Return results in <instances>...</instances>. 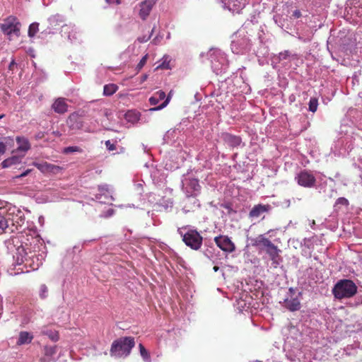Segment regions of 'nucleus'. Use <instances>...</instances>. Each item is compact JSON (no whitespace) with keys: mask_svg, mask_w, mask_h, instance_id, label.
Here are the masks:
<instances>
[{"mask_svg":"<svg viewBox=\"0 0 362 362\" xmlns=\"http://www.w3.org/2000/svg\"><path fill=\"white\" fill-rule=\"evenodd\" d=\"M196 197L197 195H186L185 199L182 201V211L185 214L194 211L200 206L199 202Z\"/></svg>","mask_w":362,"mask_h":362,"instance_id":"nucleus-17","label":"nucleus"},{"mask_svg":"<svg viewBox=\"0 0 362 362\" xmlns=\"http://www.w3.org/2000/svg\"><path fill=\"white\" fill-rule=\"evenodd\" d=\"M296 288L290 287L286 295V297L283 299L282 301L279 302V303L281 304L284 308L291 312H296L301 308L300 300L302 297V293L298 292V294H296Z\"/></svg>","mask_w":362,"mask_h":362,"instance_id":"nucleus-8","label":"nucleus"},{"mask_svg":"<svg viewBox=\"0 0 362 362\" xmlns=\"http://www.w3.org/2000/svg\"><path fill=\"white\" fill-rule=\"evenodd\" d=\"M15 64L14 60H13V61L11 62L10 65H9V68L11 69V66H13V64Z\"/></svg>","mask_w":362,"mask_h":362,"instance_id":"nucleus-55","label":"nucleus"},{"mask_svg":"<svg viewBox=\"0 0 362 362\" xmlns=\"http://www.w3.org/2000/svg\"><path fill=\"white\" fill-rule=\"evenodd\" d=\"M231 50L233 53L244 54L250 49V40L244 30H239L232 36Z\"/></svg>","mask_w":362,"mask_h":362,"instance_id":"nucleus-6","label":"nucleus"},{"mask_svg":"<svg viewBox=\"0 0 362 362\" xmlns=\"http://www.w3.org/2000/svg\"><path fill=\"white\" fill-rule=\"evenodd\" d=\"M274 244L264 235H259L258 237L252 240V245L258 247L260 250H267L271 247Z\"/></svg>","mask_w":362,"mask_h":362,"instance_id":"nucleus-20","label":"nucleus"},{"mask_svg":"<svg viewBox=\"0 0 362 362\" xmlns=\"http://www.w3.org/2000/svg\"><path fill=\"white\" fill-rule=\"evenodd\" d=\"M41 247H42L43 249L45 247L42 244H41Z\"/></svg>","mask_w":362,"mask_h":362,"instance_id":"nucleus-61","label":"nucleus"},{"mask_svg":"<svg viewBox=\"0 0 362 362\" xmlns=\"http://www.w3.org/2000/svg\"><path fill=\"white\" fill-rule=\"evenodd\" d=\"M31 170L30 169H28L26 170L25 171H24L23 173H22L21 175H19L18 176H17V177H25L26 175H28L30 173Z\"/></svg>","mask_w":362,"mask_h":362,"instance_id":"nucleus-49","label":"nucleus"},{"mask_svg":"<svg viewBox=\"0 0 362 362\" xmlns=\"http://www.w3.org/2000/svg\"><path fill=\"white\" fill-rule=\"evenodd\" d=\"M332 291L337 299L350 298L356 293L357 286L350 279H341L335 284Z\"/></svg>","mask_w":362,"mask_h":362,"instance_id":"nucleus-3","label":"nucleus"},{"mask_svg":"<svg viewBox=\"0 0 362 362\" xmlns=\"http://www.w3.org/2000/svg\"><path fill=\"white\" fill-rule=\"evenodd\" d=\"M52 109L59 114H63L68 110V105L64 98H58L52 104Z\"/></svg>","mask_w":362,"mask_h":362,"instance_id":"nucleus-27","label":"nucleus"},{"mask_svg":"<svg viewBox=\"0 0 362 362\" xmlns=\"http://www.w3.org/2000/svg\"><path fill=\"white\" fill-rule=\"evenodd\" d=\"M165 93L163 90H158L150 98L149 103L151 105H156L160 100H163L165 98Z\"/></svg>","mask_w":362,"mask_h":362,"instance_id":"nucleus-32","label":"nucleus"},{"mask_svg":"<svg viewBox=\"0 0 362 362\" xmlns=\"http://www.w3.org/2000/svg\"><path fill=\"white\" fill-rule=\"evenodd\" d=\"M291 57V52L288 50H285L279 53L278 54H275L272 58L273 63H281L284 61L288 60Z\"/></svg>","mask_w":362,"mask_h":362,"instance_id":"nucleus-33","label":"nucleus"},{"mask_svg":"<svg viewBox=\"0 0 362 362\" xmlns=\"http://www.w3.org/2000/svg\"><path fill=\"white\" fill-rule=\"evenodd\" d=\"M67 124L71 130L78 131L83 130L85 127V122L82 121L76 112L71 114L67 119Z\"/></svg>","mask_w":362,"mask_h":362,"instance_id":"nucleus-16","label":"nucleus"},{"mask_svg":"<svg viewBox=\"0 0 362 362\" xmlns=\"http://www.w3.org/2000/svg\"><path fill=\"white\" fill-rule=\"evenodd\" d=\"M170 93H171V92L168 94V95L167 97L165 96V100L163 101V103H161L160 105H158L157 107L150 108L149 110L151 112L158 111V110H160L163 109L164 107H165L168 105V104L170 103V97H171Z\"/></svg>","mask_w":362,"mask_h":362,"instance_id":"nucleus-37","label":"nucleus"},{"mask_svg":"<svg viewBox=\"0 0 362 362\" xmlns=\"http://www.w3.org/2000/svg\"><path fill=\"white\" fill-rule=\"evenodd\" d=\"M48 294V288L45 284H42L40 287L39 295L40 297L42 299H45L47 297Z\"/></svg>","mask_w":362,"mask_h":362,"instance_id":"nucleus-41","label":"nucleus"},{"mask_svg":"<svg viewBox=\"0 0 362 362\" xmlns=\"http://www.w3.org/2000/svg\"><path fill=\"white\" fill-rule=\"evenodd\" d=\"M6 219L8 220V233H13L15 230L22 229L25 226V216L23 212L18 209H10L6 214Z\"/></svg>","mask_w":362,"mask_h":362,"instance_id":"nucleus-7","label":"nucleus"},{"mask_svg":"<svg viewBox=\"0 0 362 362\" xmlns=\"http://www.w3.org/2000/svg\"><path fill=\"white\" fill-rule=\"evenodd\" d=\"M48 21L49 24L48 27V29L49 30L48 33L53 34L54 32L52 31V30L56 29L57 26H59L62 23H64V19L62 16L56 14L49 18Z\"/></svg>","mask_w":362,"mask_h":362,"instance_id":"nucleus-25","label":"nucleus"},{"mask_svg":"<svg viewBox=\"0 0 362 362\" xmlns=\"http://www.w3.org/2000/svg\"><path fill=\"white\" fill-rule=\"evenodd\" d=\"M45 257V254L43 251L40 253L39 250L37 254L35 249L32 251L31 248H29L22 264L24 263L26 267H30L33 270H37L42 264Z\"/></svg>","mask_w":362,"mask_h":362,"instance_id":"nucleus-9","label":"nucleus"},{"mask_svg":"<svg viewBox=\"0 0 362 362\" xmlns=\"http://www.w3.org/2000/svg\"><path fill=\"white\" fill-rule=\"evenodd\" d=\"M33 242H40V240L37 238H33Z\"/></svg>","mask_w":362,"mask_h":362,"instance_id":"nucleus-57","label":"nucleus"},{"mask_svg":"<svg viewBox=\"0 0 362 362\" xmlns=\"http://www.w3.org/2000/svg\"><path fill=\"white\" fill-rule=\"evenodd\" d=\"M153 30H154V28L152 29L151 33V34H150V35H149V36H148V37H139V38L138 39V40H139L140 42H147V41L151 38V35H152V33H153Z\"/></svg>","mask_w":362,"mask_h":362,"instance_id":"nucleus-45","label":"nucleus"},{"mask_svg":"<svg viewBox=\"0 0 362 362\" xmlns=\"http://www.w3.org/2000/svg\"><path fill=\"white\" fill-rule=\"evenodd\" d=\"M335 204L336 205L341 204V205L347 206L349 204V201H348V199H346L344 197H339L337 199Z\"/></svg>","mask_w":362,"mask_h":362,"instance_id":"nucleus-43","label":"nucleus"},{"mask_svg":"<svg viewBox=\"0 0 362 362\" xmlns=\"http://www.w3.org/2000/svg\"><path fill=\"white\" fill-rule=\"evenodd\" d=\"M177 233L182 238V240L187 246L195 250L201 247L202 237L197 230L185 227L178 228Z\"/></svg>","mask_w":362,"mask_h":362,"instance_id":"nucleus-5","label":"nucleus"},{"mask_svg":"<svg viewBox=\"0 0 362 362\" xmlns=\"http://www.w3.org/2000/svg\"><path fill=\"white\" fill-rule=\"evenodd\" d=\"M42 136H43L42 133V132H40V133L36 136V137H37V139H40V138H42Z\"/></svg>","mask_w":362,"mask_h":362,"instance_id":"nucleus-53","label":"nucleus"},{"mask_svg":"<svg viewBox=\"0 0 362 362\" xmlns=\"http://www.w3.org/2000/svg\"><path fill=\"white\" fill-rule=\"evenodd\" d=\"M118 89V86L114 83L107 84L104 86L103 94L106 96L113 95Z\"/></svg>","mask_w":362,"mask_h":362,"instance_id":"nucleus-34","label":"nucleus"},{"mask_svg":"<svg viewBox=\"0 0 362 362\" xmlns=\"http://www.w3.org/2000/svg\"><path fill=\"white\" fill-rule=\"evenodd\" d=\"M221 138L223 141L230 147L238 146L242 142V139L240 136L227 132L223 133Z\"/></svg>","mask_w":362,"mask_h":362,"instance_id":"nucleus-23","label":"nucleus"},{"mask_svg":"<svg viewBox=\"0 0 362 362\" xmlns=\"http://www.w3.org/2000/svg\"><path fill=\"white\" fill-rule=\"evenodd\" d=\"M49 337L54 341H56L59 339V337L57 333H52V334H49Z\"/></svg>","mask_w":362,"mask_h":362,"instance_id":"nucleus-48","label":"nucleus"},{"mask_svg":"<svg viewBox=\"0 0 362 362\" xmlns=\"http://www.w3.org/2000/svg\"><path fill=\"white\" fill-rule=\"evenodd\" d=\"M308 105H309L308 109L310 112H316V110L317 109V106H318L317 99L315 98H311L310 99Z\"/></svg>","mask_w":362,"mask_h":362,"instance_id":"nucleus-40","label":"nucleus"},{"mask_svg":"<svg viewBox=\"0 0 362 362\" xmlns=\"http://www.w3.org/2000/svg\"><path fill=\"white\" fill-rule=\"evenodd\" d=\"M62 152L65 154H69L72 153H82L83 149L78 146H72L64 148Z\"/></svg>","mask_w":362,"mask_h":362,"instance_id":"nucleus-38","label":"nucleus"},{"mask_svg":"<svg viewBox=\"0 0 362 362\" xmlns=\"http://www.w3.org/2000/svg\"><path fill=\"white\" fill-rule=\"evenodd\" d=\"M214 242L221 250L226 252L230 253L235 250V244L226 235H218L215 237Z\"/></svg>","mask_w":362,"mask_h":362,"instance_id":"nucleus-13","label":"nucleus"},{"mask_svg":"<svg viewBox=\"0 0 362 362\" xmlns=\"http://www.w3.org/2000/svg\"><path fill=\"white\" fill-rule=\"evenodd\" d=\"M141 356L145 362H151L149 352L145 349L142 344L139 345Z\"/></svg>","mask_w":362,"mask_h":362,"instance_id":"nucleus-36","label":"nucleus"},{"mask_svg":"<svg viewBox=\"0 0 362 362\" xmlns=\"http://www.w3.org/2000/svg\"><path fill=\"white\" fill-rule=\"evenodd\" d=\"M266 252L269 256L273 267L276 268L282 262V258L280 256L281 250L275 245H273L271 247L266 250Z\"/></svg>","mask_w":362,"mask_h":362,"instance_id":"nucleus-19","label":"nucleus"},{"mask_svg":"<svg viewBox=\"0 0 362 362\" xmlns=\"http://www.w3.org/2000/svg\"><path fill=\"white\" fill-rule=\"evenodd\" d=\"M134 346L135 341L133 337H121L112 342L110 349V355L117 358H126L130 354Z\"/></svg>","mask_w":362,"mask_h":362,"instance_id":"nucleus-2","label":"nucleus"},{"mask_svg":"<svg viewBox=\"0 0 362 362\" xmlns=\"http://www.w3.org/2000/svg\"><path fill=\"white\" fill-rule=\"evenodd\" d=\"M223 6L232 12L239 13L248 4L247 0H221Z\"/></svg>","mask_w":362,"mask_h":362,"instance_id":"nucleus-15","label":"nucleus"},{"mask_svg":"<svg viewBox=\"0 0 362 362\" xmlns=\"http://www.w3.org/2000/svg\"><path fill=\"white\" fill-rule=\"evenodd\" d=\"M270 209L269 205H264V204H257L253 206V208L250 211L249 216L250 218H259L263 214L269 211Z\"/></svg>","mask_w":362,"mask_h":362,"instance_id":"nucleus-24","label":"nucleus"},{"mask_svg":"<svg viewBox=\"0 0 362 362\" xmlns=\"http://www.w3.org/2000/svg\"><path fill=\"white\" fill-rule=\"evenodd\" d=\"M106 2L108 4H119V0H106Z\"/></svg>","mask_w":362,"mask_h":362,"instance_id":"nucleus-51","label":"nucleus"},{"mask_svg":"<svg viewBox=\"0 0 362 362\" xmlns=\"http://www.w3.org/2000/svg\"><path fill=\"white\" fill-rule=\"evenodd\" d=\"M156 0H145L139 4V15L142 20H146L149 16Z\"/></svg>","mask_w":362,"mask_h":362,"instance_id":"nucleus-18","label":"nucleus"},{"mask_svg":"<svg viewBox=\"0 0 362 362\" xmlns=\"http://www.w3.org/2000/svg\"><path fill=\"white\" fill-rule=\"evenodd\" d=\"M112 213H113V211H112V210H109V211H108V214H109V216H111V215L112 214Z\"/></svg>","mask_w":362,"mask_h":362,"instance_id":"nucleus-58","label":"nucleus"},{"mask_svg":"<svg viewBox=\"0 0 362 362\" xmlns=\"http://www.w3.org/2000/svg\"><path fill=\"white\" fill-rule=\"evenodd\" d=\"M24 156V154L21 156H13L7 159L4 160L1 163V165L4 168H8L12 166L13 165H16L20 163L21 162V159Z\"/></svg>","mask_w":362,"mask_h":362,"instance_id":"nucleus-31","label":"nucleus"},{"mask_svg":"<svg viewBox=\"0 0 362 362\" xmlns=\"http://www.w3.org/2000/svg\"><path fill=\"white\" fill-rule=\"evenodd\" d=\"M98 191L100 192V193L96 194V196H95L97 199H101L102 197L104 196V197L105 199L104 202L114 200V198L112 195V191L110 189L109 185H103L98 186ZM100 202H103V201H100Z\"/></svg>","mask_w":362,"mask_h":362,"instance_id":"nucleus-21","label":"nucleus"},{"mask_svg":"<svg viewBox=\"0 0 362 362\" xmlns=\"http://www.w3.org/2000/svg\"><path fill=\"white\" fill-rule=\"evenodd\" d=\"M49 352H50V354H52V353H54V349H52H52H51L49 350Z\"/></svg>","mask_w":362,"mask_h":362,"instance_id":"nucleus-59","label":"nucleus"},{"mask_svg":"<svg viewBox=\"0 0 362 362\" xmlns=\"http://www.w3.org/2000/svg\"><path fill=\"white\" fill-rule=\"evenodd\" d=\"M6 151V145L3 142H0V156Z\"/></svg>","mask_w":362,"mask_h":362,"instance_id":"nucleus-47","label":"nucleus"},{"mask_svg":"<svg viewBox=\"0 0 362 362\" xmlns=\"http://www.w3.org/2000/svg\"><path fill=\"white\" fill-rule=\"evenodd\" d=\"M293 16L295 18H299L300 16H301V13H300V11H298V10H296L294 12H293Z\"/></svg>","mask_w":362,"mask_h":362,"instance_id":"nucleus-50","label":"nucleus"},{"mask_svg":"<svg viewBox=\"0 0 362 362\" xmlns=\"http://www.w3.org/2000/svg\"><path fill=\"white\" fill-rule=\"evenodd\" d=\"M147 59H148V54H146L145 56H144L140 62H139V64H137L136 66V69L138 70H140L143 68V66L146 64V61H147Z\"/></svg>","mask_w":362,"mask_h":362,"instance_id":"nucleus-42","label":"nucleus"},{"mask_svg":"<svg viewBox=\"0 0 362 362\" xmlns=\"http://www.w3.org/2000/svg\"><path fill=\"white\" fill-rule=\"evenodd\" d=\"M33 165L37 167L42 173H57L60 170L59 166L49 163L47 162L42 163H33Z\"/></svg>","mask_w":362,"mask_h":362,"instance_id":"nucleus-22","label":"nucleus"},{"mask_svg":"<svg viewBox=\"0 0 362 362\" xmlns=\"http://www.w3.org/2000/svg\"><path fill=\"white\" fill-rule=\"evenodd\" d=\"M147 78V76L146 75H144L143 77H142V81H146Z\"/></svg>","mask_w":362,"mask_h":362,"instance_id":"nucleus-56","label":"nucleus"},{"mask_svg":"<svg viewBox=\"0 0 362 362\" xmlns=\"http://www.w3.org/2000/svg\"><path fill=\"white\" fill-rule=\"evenodd\" d=\"M8 228V220L6 219V216L0 211V233H8L7 230Z\"/></svg>","mask_w":362,"mask_h":362,"instance_id":"nucleus-35","label":"nucleus"},{"mask_svg":"<svg viewBox=\"0 0 362 362\" xmlns=\"http://www.w3.org/2000/svg\"><path fill=\"white\" fill-rule=\"evenodd\" d=\"M4 116H5V115H4V114H3V115H0V119H2L3 117H4Z\"/></svg>","mask_w":362,"mask_h":362,"instance_id":"nucleus-60","label":"nucleus"},{"mask_svg":"<svg viewBox=\"0 0 362 362\" xmlns=\"http://www.w3.org/2000/svg\"><path fill=\"white\" fill-rule=\"evenodd\" d=\"M39 23H33L30 25L28 28V36L30 37H33L35 35V34L38 32Z\"/></svg>","mask_w":362,"mask_h":362,"instance_id":"nucleus-39","label":"nucleus"},{"mask_svg":"<svg viewBox=\"0 0 362 362\" xmlns=\"http://www.w3.org/2000/svg\"><path fill=\"white\" fill-rule=\"evenodd\" d=\"M213 71L218 75L225 73L228 69V63L225 54L220 49H211L208 52Z\"/></svg>","mask_w":362,"mask_h":362,"instance_id":"nucleus-4","label":"nucleus"},{"mask_svg":"<svg viewBox=\"0 0 362 362\" xmlns=\"http://www.w3.org/2000/svg\"><path fill=\"white\" fill-rule=\"evenodd\" d=\"M84 132L88 133H94L100 129L101 127H105L103 124L98 119H90L88 122H85Z\"/></svg>","mask_w":362,"mask_h":362,"instance_id":"nucleus-26","label":"nucleus"},{"mask_svg":"<svg viewBox=\"0 0 362 362\" xmlns=\"http://www.w3.org/2000/svg\"><path fill=\"white\" fill-rule=\"evenodd\" d=\"M140 116L141 114L139 112L134 110H128L125 113L124 118L128 122L135 124L140 119Z\"/></svg>","mask_w":362,"mask_h":362,"instance_id":"nucleus-30","label":"nucleus"},{"mask_svg":"<svg viewBox=\"0 0 362 362\" xmlns=\"http://www.w3.org/2000/svg\"><path fill=\"white\" fill-rule=\"evenodd\" d=\"M25 240H28V239L23 233L21 232L5 241L8 252L12 255L18 264H22L25 259V253L30 248Z\"/></svg>","mask_w":362,"mask_h":362,"instance_id":"nucleus-1","label":"nucleus"},{"mask_svg":"<svg viewBox=\"0 0 362 362\" xmlns=\"http://www.w3.org/2000/svg\"><path fill=\"white\" fill-rule=\"evenodd\" d=\"M105 146L110 151H112L115 149V145L112 144L109 140L105 141Z\"/></svg>","mask_w":362,"mask_h":362,"instance_id":"nucleus-46","label":"nucleus"},{"mask_svg":"<svg viewBox=\"0 0 362 362\" xmlns=\"http://www.w3.org/2000/svg\"><path fill=\"white\" fill-rule=\"evenodd\" d=\"M218 269H219V267H217V266H214V272H217Z\"/></svg>","mask_w":362,"mask_h":362,"instance_id":"nucleus-54","label":"nucleus"},{"mask_svg":"<svg viewBox=\"0 0 362 362\" xmlns=\"http://www.w3.org/2000/svg\"><path fill=\"white\" fill-rule=\"evenodd\" d=\"M33 339V336L28 332H21L16 344L19 346L30 344Z\"/></svg>","mask_w":362,"mask_h":362,"instance_id":"nucleus-29","label":"nucleus"},{"mask_svg":"<svg viewBox=\"0 0 362 362\" xmlns=\"http://www.w3.org/2000/svg\"><path fill=\"white\" fill-rule=\"evenodd\" d=\"M20 26L21 23L17 18L10 16L4 20L3 23L0 24V28L4 34L11 37L13 34L20 35Z\"/></svg>","mask_w":362,"mask_h":362,"instance_id":"nucleus-10","label":"nucleus"},{"mask_svg":"<svg viewBox=\"0 0 362 362\" xmlns=\"http://www.w3.org/2000/svg\"><path fill=\"white\" fill-rule=\"evenodd\" d=\"M298 184L302 187L310 188L313 187L316 179L313 174L307 170H302L295 177Z\"/></svg>","mask_w":362,"mask_h":362,"instance_id":"nucleus-12","label":"nucleus"},{"mask_svg":"<svg viewBox=\"0 0 362 362\" xmlns=\"http://www.w3.org/2000/svg\"><path fill=\"white\" fill-rule=\"evenodd\" d=\"M61 35L71 43L78 41V33L76 30L74 25L64 24L62 25Z\"/></svg>","mask_w":362,"mask_h":362,"instance_id":"nucleus-14","label":"nucleus"},{"mask_svg":"<svg viewBox=\"0 0 362 362\" xmlns=\"http://www.w3.org/2000/svg\"><path fill=\"white\" fill-rule=\"evenodd\" d=\"M103 115L105 117H107V119H111V118L112 117V113L111 110H110L108 109L104 110Z\"/></svg>","mask_w":362,"mask_h":362,"instance_id":"nucleus-44","label":"nucleus"},{"mask_svg":"<svg viewBox=\"0 0 362 362\" xmlns=\"http://www.w3.org/2000/svg\"><path fill=\"white\" fill-rule=\"evenodd\" d=\"M182 189L186 195H198L200 192L201 186L197 178L187 175L182 179Z\"/></svg>","mask_w":362,"mask_h":362,"instance_id":"nucleus-11","label":"nucleus"},{"mask_svg":"<svg viewBox=\"0 0 362 362\" xmlns=\"http://www.w3.org/2000/svg\"><path fill=\"white\" fill-rule=\"evenodd\" d=\"M39 223H40L41 225H43V223H44V217H43V216H40V217H39Z\"/></svg>","mask_w":362,"mask_h":362,"instance_id":"nucleus-52","label":"nucleus"},{"mask_svg":"<svg viewBox=\"0 0 362 362\" xmlns=\"http://www.w3.org/2000/svg\"><path fill=\"white\" fill-rule=\"evenodd\" d=\"M16 142L18 144L17 150L19 151L25 153L30 148V144L28 139L24 136H18L16 138Z\"/></svg>","mask_w":362,"mask_h":362,"instance_id":"nucleus-28","label":"nucleus"}]
</instances>
